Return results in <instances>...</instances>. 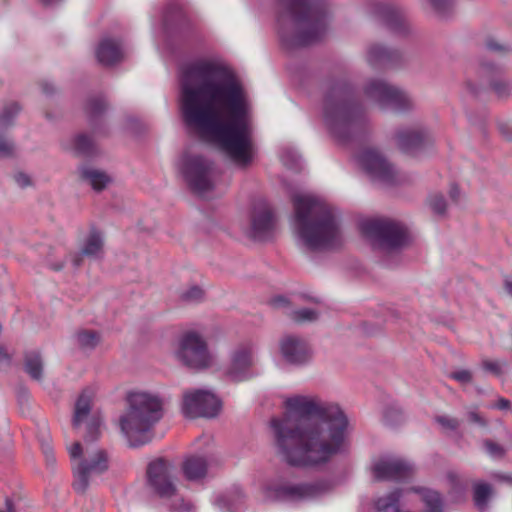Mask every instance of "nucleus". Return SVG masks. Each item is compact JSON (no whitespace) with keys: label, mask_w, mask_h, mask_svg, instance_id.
<instances>
[{"label":"nucleus","mask_w":512,"mask_h":512,"mask_svg":"<svg viewBox=\"0 0 512 512\" xmlns=\"http://www.w3.org/2000/svg\"><path fill=\"white\" fill-rule=\"evenodd\" d=\"M181 113L185 125L215 141L238 166L253 161L248 92L229 66L208 60L188 64L180 77Z\"/></svg>","instance_id":"obj_1"},{"label":"nucleus","mask_w":512,"mask_h":512,"mask_svg":"<svg viewBox=\"0 0 512 512\" xmlns=\"http://www.w3.org/2000/svg\"><path fill=\"white\" fill-rule=\"evenodd\" d=\"M284 417L272 418L277 454L289 466L317 468L342 450L349 420L336 403L297 395L285 401Z\"/></svg>","instance_id":"obj_2"},{"label":"nucleus","mask_w":512,"mask_h":512,"mask_svg":"<svg viewBox=\"0 0 512 512\" xmlns=\"http://www.w3.org/2000/svg\"><path fill=\"white\" fill-rule=\"evenodd\" d=\"M275 18L282 48L294 51L325 37L330 13L326 0H277Z\"/></svg>","instance_id":"obj_3"},{"label":"nucleus","mask_w":512,"mask_h":512,"mask_svg":"<svg viewBox=\"0 0 512 512\" xmlns=\"http://www.w3.org/2000/svg\"><path fill=\"white\" fill-rule=\"evenodd\" d=\"M291 201L297 234L310 251L341 245V228L334 207L311 195L293 194Z\"/></svg>","instance_id":"obj_4"},{"label":"nucleus","mask_w":512,"mask_h":512,"mask_svg":"<svg viewBox=\"0 0 512 512\" xmlns=\"http://www.w3.org/2000/svg\"><path fill=\"white\" fill-rule=\"evenodd\" d=\"M324 123L341 143H348L363 134L367 119L356 88L346 80L333 81L323 98Z\"/></svg>","instance_id":"obj_5"},{"label":"nucleus","mask_w":512,"mask_h":512,"mask_svg":"<svg viewBox=\"0 0 512 512\" xmlns=\"http://www.w3.org/2000/svg\"><path fill=\"white\" fill-rule=\"evenodd\" d=\"M127 403V412L119 418L120 429L130 447H141L152 441V429L163 417V403L146 392L129 393Z\"/></svg>","instance_id":"obj_6"},{"label":"nucleus","mask_w":512,"mask_h":512,"mask_svg":"<svg viewBox=\"0 0 512 512\" xmlns=\"http://www.w3.org/2000/svg\"><path fill=\"white\" fill-rule=\"evenodd\" d=\"M178 169L190 191L202 196L214 190L212 180L214 162L201 154L184 152L178 163Z\"/></svg>","instance_id":"obj_7"},{"label":"nucleus","mask_w":512,"mask_h":512,"mask_svg":"<svg viewBox=\"0 0 512 512\" xmlns=\"http://www.w3.org/2000/svg\"><path fill=\"white\" fill-rule=\"evenodd\" d=\"M361 230L384 250L398 251L410 243L407 227L403 223L390 218L366 220L361 224Z\"/></svg>","instance_id":"obj_8"},{"label":"nucleus","mask_w":512,"mask_h":512,"mask_svg":"<svg viewBox=\"0 0 512 512\" xmlns=\"http://www.w3.org/2000/svg\"><path fill=\"white\" fill-rule=\"evenodd\" d=\"M332 484L328 480H316L292 484L288 481L273 482L266 486V497L277 502H298L319 498L328 493Z\"/></svg>","instance_id":"obj_9"},{"label":"nucleus","mask_w":512,"mask_h":512,"mask_svg":"<svg viewBox=\"0 0 512 512\" xmlns=\"http://www.w3.org/2000/svg\"><path fill=\"white\" fill-rule=\"evenodd\" d=\"M366 97L375 102L382 110L406 113L413 109L410 96L400 88L380 79H371L364 87Z\"/></svg>","instance_id":"obj_10"},{"label":"nucleus","mask_w":512,"mask_h":512,"mask_svg":"<svg viewBox=\"0 0 512 512\" xmlns=\"http://www.w3.org/2000/svg\"><path fill=\"white\" fill-rule=\"evenodd\" d=\"M163 30L167 44L176 50L178 43H184L193 33V27L183 9L175 3L166 6L163 13Z\"/></svg>","instance_id":"obj_11"},{"label":"nucleus","mask_w":512,"mask_h":512,"mask_svg":"<svg viewBox=\"0 0 512 512\" xmlns=\"http://www.w3.org/2000/svg\"><path fill=\"white\" fill-rule=\"evenodd\" d=\"M173 465L167 459L158 457L146 468V485L159 498L168 499L176 495L177 487L171 470Z\"/></svg>","instance_id":"obj_12"},{"label":"nucleus","mask_w":512,"mask_h":512,"mask_svg":"<svg viewBox=\"0 0 512 512\" xmlns=\"http://www.w3.org/2000/svg\"><path fill=\"white\" fill-rule=\"evenodd\" d=\"M221 409V399L208 390L197 389L183 396L182 412L188 418H215Z\"/></svg>","instance_id":"obj_13"},{"label":"nucleus","mask_w":512,"mask_h":512,"mask_svg":"<svg viewBox=\"0 0 512 512\" xmlns=\"http://www.w3.org/2000/svg\"><path fill=\"white\" fill-rule=\"evenodd\" d=\"M177 356L185 366L197 370L207 368L211 360L206 341L195 331L182 336Z\"/></svg>","instance_id":"obj_14"},{"label":"nucleus","mask_w":512,"mask_h":512,"mask_svg":"<svg viewBox=\"0 0 512 512\" xmlns=\"http://www.w3.org/2000/svg\"><path fill=\"white\" fill-rule=\"evenodd\" d=\"M109 468L108 454L105 450L99 449L90 458H82L77 465L72 467L73 489L84 494L90 485V478L93 475H101Z\"/></svg>","instance_id":"obj_15"},{"label":"nucleus","mask_w":512,"mask_h":512,"mask_svg":"<svg viewBox=\"0 0 512 512\" xmlns=\"http://www.w3.org/2000/svg\"><path fill=\"white\" fill-rule=\"evenodd\" d=\"M358 161L373 180L386 186L395 185L397 179L396 170L378 151L366 149L359 154Z\"/></svg>","instance_id":"obj_16"},{"label":"nucleus","mask_w":512,"mask_h":512,"mask_svg":"<svg viewBox=\"0 0 512 512\" xmlns=\"http://www.w3.org/2000/svg\"><path fill=\"white\" fill-rule=\"evenodd\" d=\"M399 150L409 156H416L434 144L432 134L424 127L400 128L395 132Z\"/></svg>","instance_id":"obj_17"},{"label":"nucleus","mask_w":512,"mask_h":512,"mask_svg":"<svg viewBox=\"0 0 512 512\" xmlns=\"http://www.w3.org/2000/svg\"><path fill=\"white\" fill-rule=\"evenodd\" d=\"M253 364L251 348L239 346L230 355V364L225 369V376L234 383L249 381L256 376Z\"/></svg>","instance_id":"obj_18"},{"label":"nucleus","mask_w":512,"mask_h":512,"mask_svg":"<svg viewBox=\"0 0 512 512\" xmlns=\"http://www.w3.org/2000/svg\"><path fill=\"white\" fill-rule=\"evenodd\" d=\"M377 481L404 482L412 478L414 465L400 458L381 459L373 466Z\"/></svg>","instance_id":"obj_19"},{"label":"nucleus","mask_w":512,"mask_h":512,"mask_svg":"<svg viewBox=\"0 0 512 512\" xmlns=\"http://www.w3.org/2000/svg\"><path fill=\"white\" fill-rule=\"evenodd\" d=\"M283 359L290 365L304 366L312 358V350L308 342L296 335H287L280 341Z\"/></svg>","instance_id":"obj_20"},{"label":"nucleus","mask_w":512,"mask_h":512,"mask_svg":"<svg viewBox=\"0 0 512 512\" xmlns=\"http://www.w3.org/2000/svg\"><path fill=\"white\" fill-rule=\"evenodd\" d=\"M480 76L485 79L489 88L497 98L508 99L512 93V82L504 78L505 70L493 62L483 61L480 65Z\"/></svg>","instance_id":"obj_21"},{"label":"nucleus","mask_w":512,"mask_h":512,"mask_svg":"<svg viewBox=\"0 0 512 512\" xmlns=\"http://www.w3.org/2000/svg\"><path fill=\"white\" fill-rule=\"evenodd\" d=\"M275 232V215L268 207L257 208L251 217L249 236L254 241L266 242L273 238Z\"/></svg>","instance_id":"obj_22"},{"label":"nucleus","mask_w":512,"mask_h":512,"mask_svg":"<svg viewBox=\"0 0 512 512\" xmlns=\"http://www.w3.org/2000/svg\"><path fill=\"white\" fill-rule=\"evenodd\" d=\"M374 12L394 34L407 35L410 32L406 14L399 6L377 3Z\"/></svg>","instance_id":"obj_23"},{"label":"nucleus","mask_w":512,"mask_h":512,"mask_svg":"<svg viewBox=\"0 0 512 512\" xmlns=\"http://www.w3.org/2000/svg\"><path fill=\"white\" fill-rule=\"evenodd\" d=\"M402 53L381 44L370 46L367 54L368 63L374 68L396 66L402 62Z\"/></svg>","instance_id":"obj_24"},{"label":"nucleus","mask_w":512,"mask_h":512,"mask_svg":"<svg viewBox=\"0 0 512 512\" xmlns=\"http://www.w3.org/2000/svg\"><path fill=\"white\" fill-rule=\"evenodd\" d=\"M96 57L102 65L111 66L122 59L123 53L119 43L111 38H105L96 49Z\"/></svg>","instance_id":"obj_25"},{"label":"nucleus","mask_w":512,"mask_h":512,"mask_svg":"<svg viewBox=\"0 0 512 512\" xmlns=\"http://www.w3.org/2000/svg\"><path fill=\"white\" fill-rule=\"evenodd\" d=\"M23 369L33 381L43 380L44 361L40 351L32 350L24 353Z\"/></svg>","instance_id":"obj_26"},{"label":"nucleus","mask_w":512,"mask_h":512,"mask_svg":"<svg viewBox=\"0 0 512 512\" xmlns=\"http://www.w3.org/2000/svg\"><path fill=\"white\" fill-rule=\"evenodd\" d=\"M184 477L189 481L203 479L208 471V463L204 457L190 456L182 464Z\"/></svg>","instance_id":"obj_27"},{"label":"nucleus","mask_w":512,"mask_h":512,"mask_svg":"<svg viewBox=\"0 0 512 512\" xmlns=\"http://www.w3.org/2000/svg\"><path fill=\"white\" fill-rule=\"evenodd\" d=\"M107 108V100L102 94L88 97L84 110L87 114L88 121L94 130L98 129L99 119L106 112Z\"/></svg>","instance_id":"obj_28"},{"label":"nucleus","mask_w":512,"mask_h":512,"mask_svg":"<svg viewBox=\"0 0 512 512\" xmlns=\"http://www.w3.org/2000/svg\"><path fill=\"white\" fill-rule=\"evenodd\" d=\"M80 177L87 181L95 191H102L111 182V178L104 171L82 167Z\"/></svg>","instance_id":"obj_29"},{"label":"nucleus","mask_w":512,"mask_h":512,"mask_svg":"<svg viewBox=\"0 0 512 512\" xmlns=\"http://www.w3.org/2000/svg\"><path fill=\"white\" fill-rule=\"evenodd\" d=\"M104 246L103 237L100 231L92 228L82 247V254L88 258H97Z\"/></svg>","instance_id":"obj_30"},{"label":"nucleus","mask_w":512,"mask_h":512,"mask_svg":"<svg viewBox=\"0 0 512 512\" xmlns=\"http://www.w3.org/2000/svg\"><path fill=\"white\" fill-rule=\"evenodd\" d=\"M73 149L77 156L84 158H91L97 154L94 141L85 133H80L74 137Z\"/></svg>","instance_id":"obj_31"},{"label":"nucleus","mask_w":512,"mask_h":512,"mask_svg":"<svg viewBox=\"0 0 512 512\" xmlns=\"http://www.w3.org/2000/svg\"><path fill=\"white\" fill-rule=\"evenodd\" d=\"M493 494L491 484L486 482H476L473 485V502L475 507L483 511L487 508L489 500Z\"/></svg>","instance_id":"obj_32"},{"label":"nucleus","mask_w":512,"mask_h":512,"mask_svg":"<svg viewBox=\"0 0 512 512\" xmlns=\"http://www.w3.org/2000/svg\"><path fill=\"white\" fill-rule=\"evenodd\" d=\"M77 343L82 350H94L101 341L98 331L82 329L75 334Z\"/></svg>","instance_id":"obj_33"},{"label":"nucleus","mask_w":512,"mask_h":512,"mask_svg":"<svg viewBox=\"0 0 512 512\" xmlns=\"http://www.w3.org/2000/svg\"><path fill=\"white\" fill-rule=\"evenodd\" d=\"M91 410V397L86 392L79 395L74 410V417L72 425L74 428H78L82 422V419L90 413Z\"/></svg>","instance_id":"obj_34"},{"label":"nucleus","mask_w":512,"mask_h":512,"mask_svg":"<svg viewBox=\"0 0 512 512\" xmlns=\"http://www.w3.org/2000/svg\"><path fill=\"white\" fill-rule=\"evenodd\" d=\"M383 421L389 427H396L405 421L402 408L397 403L388 404L383 411Z\"/></svg>","instance_id":"obj_35"},{"label":"nucleus","mask_w":512,"mask_h":512,"mask_svg":"<svg viewBox=\"0 0 512 512\" xmlns=\"http://www.w3.org/2000/svg\"><path fill=\"white\" fill-rule=\"evenodd\" d=\"M20 111L21 107L17 102L5 105L0 113V130H6L11 127Z\"/></svg>","instance_id":"obj_36"},{"label":"nucleus","mask_w":512,"mask_h":512,"mask_svg":"<svg viewBox=\"0 0 512 512\" xmlns=\"http://www.w3.org/2000/svg\"><path fill=\"white\" fill-rule=\"evenodd\" d=\"M102 419L99 416H92L87 423L86 433L84 435L85 443H94L101 436Z\"/></svg>","instance_id":"obj_37"},{"label":"nucleus","mask_w":512,"mask_h":512,"mask_svg":"<svg viewBox=\"0 0 512 512\" xmlns=\"http://www.w3.org/2000/svg\"><path fill=\"white\" fill-rule=\"evenodd\" d=\"M281 161L290 170L299 171L301 169V157L291 149H285L282 152Z\"/></svg>","instance_id":"obj_38"},{"label":"nucleus","mask_w":512,"mask_h":512,"mask_svg":"<svg viewBox=\"0 0 512 512\" xmlns=\"http://www.w3.org/2000/svg\"><path fill=\"white\" fill-rule=\"evenodd\" d=\"M204 295V290L200 286L193 285L187 290L183 291L180 295V298L182 301L187 303H197L203 300Z\"/></svg>","instance_id":"obj_39"},{"label":"nucleus","mask_w":512,"mask_h":512,"mask_svg":"<svg viewBox=\"0 0 512 512\" xmlns=\"http://www.w3.org/2000/svg\"><path fill=\"white\" fill-rule=\"evenodd\" d=\"M319 318V313L310 308H301L293 312V320L297 323L315 322Z\"/></svg>","instance_id":"obj_40"},{"label":"nucleus","mask_w":512,"mask_h":512,"mask_svg":"<svg viewBox=\"0 0 512 512\" xmlns=\"http://www.w3.org/2000/svg\"><path fill=\"white\" fill-rule=\"evenodd\" d=\"M485 452L494 459H502L506 455V449L491 439L483 441Z\"/></svg>","instance_id":"obj_41"},{"label":"nucleus","mask_w":512,"mask_h":512,"mask_svg":"<svg viewBox=\"0 0 512 512\" xmlns=\"http://www.w3.org/2000/svg\"><path fill=\"white\" fill-rule=\"evenodd\" d=\"M434 11L441 17L449 16L453 2L452 0H428Z\"/></svg>","instance_id":"obj_42"},{"label":"nucleus","mask_w":512,"mask_h":512,"mask_svg":"<svg viewBox=\"0 0 512 512\" xmlns=\"http://www.w3.org/2000/svg\"><path fill=\"white\" fill-rule=\"evenodd\" d=\"M430 208L435 214L444 215L447 208V202L442 194H434L429 198Z\"/></svg>","instance_id":"obj_43"},{"label":"nucleus","mask_w":512,"mask_h":512,"mask_svg":"<svg viewBox=\"0 0 512 512\" xmlns=\"http://www.w3.org/2000/svg\"><path fill=\"white\" fill-rule=\"evenodd\" d=\"M14 142L0 136V158H10L14 154Z\"/></svg>","instance_id":"obj_44"},{"label":"nucleus","mask_w":512,"mask_h":512,"mask_svg":"<svg viewBox=\"0 0 512 512\" xmlns=\"http://www.w3.org/2000/svg\"><path fill=\"white\" fill-rule=\"evenodd\" d=\"M449 377L456 380L460 384H469L472 382L473 375L471 371L467 369H461L449 374Z\"/></svg>","instance_id":"obj_45"},{"label":"nucleus","mask_w":512,"mask_h":512,"mask_svg":"<svg viewBox=\"0 0 512 512\" xmlns=\"http://www.w3.org/2000/svg\"><path fill=\"white\" fill-rule=\"evenodd\" d=\"M435 421L443 428L455 431L459 427V421L456 418H450L447 416H436Z\"/></svg>","instance_id":"obj_46"},{"label":"nucleus","mask_w":512,"mask_h":512,"mask_svg":"<svg viewBox=\"0 0 512 512\" xmlns=\"http://www.w3.org/2000/svg\"><path fill=\"white\" fill-rule=\"evenodd\" d=\"M42 452L45 457V461L47 466L53 468L56 464V458L54 456L53 448L48 442H42L41 443Z\"/></svg>","instance_id":"obj_47"},{"label":"nucleus","mask_w":512,"mask_h":512,"mask_svg":"<svg viewBox=\"0 0 512 512\" xmlns=\"http://www.w3.org/2000/svg\"><path fill=\"white\" fill-rule=\"evenodd\" d=\"M361 329L363 331V333L367 336H375L379 333L382 332V325L378 324V323H372V322H368V321H364L362 324H361Z\"/></svg>","instance_id":"obj_48"},{"label":"nucleus","mask_w":512,"mask_h":512,"mask_svg":"<svg viewBox=\"0 0 512 512\" xmlns=\"http://www.w3.org/2000/svg\"><path fill=\"white\" fill-rule=\"evenodd\" d=\"M485 47L492 52L505 53L508 51V47L499 43L496 39L488 37L485 41Z\"/></svg>","instance_id":"obj_49"},{"label":"nucleus","mask_w":512,"mask_h":512,"mask_svg":"<svg viewBox=\"0 0 512 512\" xmlns=\"http://www.w3.org/2000/svg\"><path fill=\"white\" fill-rule=\"evenodd\" d=\"M16 398H17L18 404L20 406L27 405L29 398H30V392H29L28 388L22 384L19 385L16 388Z\"/></svg>","instance_id":"obj_50"},{"label":"nucleus","mask_w":512,"mask_h":512,"mask_svg":"<svg viewBox=\"0 0 512 512\" xmlns=\"http://www.w3.org/2000/svg\"><path fill=\"white\" fill-rule=\"evenodd\" d=\"M497 129L505 140L512 142V124L504 121H498Z\"/></svg>","instance_id":"obj_51"},{"label":"nucleus","mask_w":512,"mask_h":512,"mask_svg":"<svg viewBox=\"0 0 512 512\" xmlns=\"http://www.w3.org/2000/svg\"><path fill=\"white\" fill-rule=\"evenodd\" d=\"M482 368L485 371L491 372L495 376H500L502 374L501 366L496 361L483 360L482 361Z\"/></svg>","instance_id":"obj_52"},{"label":"nucleus","mask_w":512,"mask_h":512,"mask_svg":"<svg viewBox=\"0 0 512 512\" xmlns=\"http://www.w3.org/2000/svg\"><path fill=\"white\" fill-rule=\"evenodd\" d=\"M449 479L452 485L451 492L457 494L460 497H463L465 493V486L455 475H450Z\"/></svg>","instance_id":"obj_53"},{"label":"nucleus","mask_w":512,"mask_h":512,"mask_svg":"<svg viewBox=\"0 0 512 512\" xmlns=\"http://www.w3.org/2000/svg\"><path fill=\"white\" fill-rule=\"evenodd\" d=\"M14 180H15L16 184L21 188H25V187L31 185L30 177L23 172L16 173L14 175Z\"/></svg>","instance_id":"obj_54"},{"label":"nucleus","mask_w":512,"mask_h":512,"mask_svg":"<svg viewBox=\"0 0 512 512\" xmlns=\"http://www.w3.org/2000/svg\"><path fill=\"white\" fill-rule=\"evenodd\" d=\"M467 418L470 423H473V424H476L479 426L486 425V421L477 411H469L467 413Z\"/></svg>","instance_id":"obj_55"},{"label":"nucleus","mask_w":512,"mask_h":512,"mask_svg":"<svg viewBox=\"0 0 512 512\" xmlns=\"http://www.w3.org/2000/svg\"><path fill=\"white\" fill-rule=\"evenodd\" d=\"M70 456L73 459L80 458L83 454V448L80 442H75L70 448Z\"/></svg>","instance_id":"obj_56"},{"label":"nucleus","mask_w":512,"mask_h":512,"mask_svg":"<svg viewBox=\"0 0 512 512\" xmlns=\"http://www.w3.org/2000/svg\"><path fill=\"white\" fill-rule=\"evenodd\" d=\"M12 362L11 355L7 352L4 346H0V364L4 363L6 366H10Z\"/></svg>","instance_id":"obj_57"},{"label":"nucleus","mask_w":512,"mask_h":512,"mask_svg":"<svg viewBox=\"0 0 512 512\" xmlns=\"http://www.w3.org/2000/svg\"><path fill=\"white\" fill-rule=\"evenodd\" d=\"M41 89L46 96H52L56 92L54 85L48 81L41 82Z\"/></svg>","instance_id":"obj_58"},{"label":"nucleus","mask_w":512,"mask_h":512,"mask_svg":"<svg viewBox=\"0 0 512 512\" xmlns=\"http://www.w3.org/2000/svg\"><path fill=\"white\" fill-rule=\"evenodd\" d=\"M229 498L225 495L219 496L216 500L217 505L225 510L226 512H232V510L229 507Z\"/></svg>","instance_id":"obj_59"},{"label":"nucleus","mask_w":512,"mask_h":512,"mask_svg":"<svg viewBox=\"0 0 512 512\" xmlns=\"http://www.w3.org/2000/svg\"><path fill=\"white\" fill-rule=\"evenodd\" d=\"M493 407L499 410H508L512 407V403L506 398H499Z\"/></svg>","instance_id":"obj_60"},{"label":"nucleus","mask_w":512,"mask_h":512,"mask_svg":"<svg viewBox=\"0 0 512 512\" xmlns=\"http://www.w3.org/2000/svg\"><path fill=\"white\" fill-rule=\"evenodd\" d=\"M84 256L85 255L82 254V250L71 255V262L75 268H78L82 265Z\"/></svg>","instance_id":"obj_61"},{"label":"nucleus","mask_w":512,"mask_h":512,"mask_svg":"<svg viewBox=\"0 0 512 512\" xmlns=\"http://www.w3.org/2000/svg\"><path fill=\"white\" fill-rule=\"evenodd\" d=\"M449 196L451 200L458 203L460 197V189L457 184H452L449 190Z\"/></svg>","instance_id":"obj_62"},{"label":"nucleus","mask_w":512,"mask_h":512,"mask_svg":"<svg viewBox=\"0 0 512 512\" xmlns=\"http://www.w3.org/2000/svg\"><path fill=\"white\" fill-rule=\"evenodd\" d=\"M289 303L288 299L284 296H276L272 299L274 306H286Z\"/></svg>","instance_id":"obj_63"},{"label":"nucleus","mask_w":512,"mask_h":512,"mask_svg":"<svg viewBox=\"0 0 512 512\" xmlns=\"http://www.w3.org/2000/svg\"><path fill=\"white\" fill-rule=\"evenodd\" d=\"M0 512H16L14 502L10 498H6L5 500V510H1Z\"/></svg>","instance_id":"obj_64"}]
</instances>
